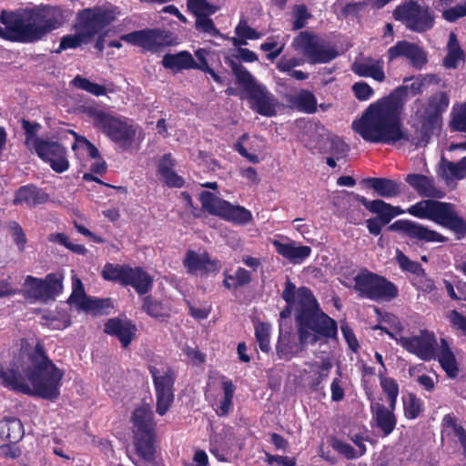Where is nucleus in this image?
Masks as SVG:
<instances>
[{
	"label": "nucleus",
	"instance_id": "1",
	"mask_svg": "<svg viewBox=\"0 0 466 466\" xmlns=\"http://www.w3.org/2000/svg\"><path fill=\"white\" fill-rule=\"evenodd\" d=\"M65 372L47 356L42 341L0 367V384L14 392L54 401L60 396Z\"/></svg>",
	"mask_w": 466,
	"mask_h": 466
},
{
	"label": "nucleus",
	"instance_id": "2",
	"mask_svg": "<svg viewBox=\"0 0 466 466\" xmlns=\"http://www.w3.org/2000/svg\"><path fill=\"white\" fill-rule=\"evenodd\" d=\"M300 308L297 312L298 341L289 331L279 330L276 354L279 360L289 361L305 350L308 344H316L320 338L332 339L338 332L335 319L324 313L311 289H299Z\"/></svg>",
	"mask_w": 466,
	"mask_h": 466
},
{
	"label": "nucleus",
	"instance_id": "3",
	"mask_svg": "<svg viewBox=\"0 0 466 466\" xmlns=\"http://www.w3.org/2000/svg\"><path fill=\"white\" fill-rule=\"evenodd\" d=\"M401 112L402 106L397 97H383L370 104L351 127L370 143L394 145L401 140L411 142L410 136L403 130Z\"/></svg>",
	"mask_w": 466,
	"mask_h": 466
},
{
	"label": "nucleus",
	"instance_id": "4",
	"mask_svg": "<svg viewBox=\"0 0 466 466\" xmlns=\"http://www.w3.org/2000/svg\"><path fill=\"white\" fill-rule=\"evenodd\" d=\"M56 7L49 5L26 8L22 14L3 10L0 14V38L11 42L31 44L46 37L59 28L62 22Z\"/></svg>",
	"mask_w": 466,
	"mask_h": 466
},
{
	"label": "nucleus",
	"instance_id": "5",
	"mask_svg": "<svg viewBox=\"0 0 466 466\" xmlns=\"http://www.w3.org/2000/svg\"><path fill=\"white\" fill-rule=\"evenodd\" d=\"M81 111L92 121L96 129L117 144L121 149L128 150L132 147L138 128L133 120L115 116L97 105L83 106Z\"/></svg>",
	"mask_w": 466,
	"mask_h": 466
},
{
	"label": "nucleus",
	"instance_id": "6",
	"mask_svg": "<svg viewBox=\"0 0 466 466\" xmlns=\"http://www.w3.org/2000/svg\"><path fill=\"white\" fill-rule=\"evenodd\" d=\"M432 199H423L411 206L407 212L418 218L431 220L437 225L450 229L461 239L466 236V220L460 217L455 205Z\"/></svg>",
	"mask_w": 466,
	"mask_h": 466
},
{
	"label": "nucleus",
	"instance_id": "7",
	"mask_svg": "<svg viewBox=\"0 0 466 466\" xmlns=\"http://www.w3.org/2000/svg\"><path fill=\"white\" fill-rule=\"evenodd\" d=\"M450 105V97L444 91H438L431 95L418 116L420 127L415 132L411 143L417 147H425L431 140L434 131L439 129L442 123V115Z\"/></svg>",
	"mask_w": 466,
	"mask_h": 466
},
{
	"label": "nucleus",
	"instance_id": "8",
	"mask_svg": "<svg viewBox=\"0 0 466 466\" xmlns=\"http://www.w3.org/2000/svg\"><path fill=\"white\" fill-rule=\"evenodd\" d=\"M133 444L137 454L146 461L155 459L156 423L149 404L136 408L132 413Z\"/></svg>",
	"mask_w": 466,
	"mask_h": 466
},
{
	"label": "nucleus",
	"instance_id": "9",
	"mask_svg": "<svg viewBox=\"0 0 466 466\" xmlns=\"http://www.w3.org/2000/svg\"><path fill=\"white\" fill-rule=\"evenodd\" d=\"M230 67L237 78V83L247 92L250 108L264 116H274L277 114L273 95L266 86L258 84L253 76L241 64L230 61Z\"/></svg>",
	"mask_w": 466,
	"mask_h": 466
},
{
	"label": "nucleus",
	"instance_id": "10",
	"mask_svg": "<svg viewBox=\"0 0 466 466\" xmlns=\"http://www.w3.org/2000/svg\"><path fill=\"white\" fill-rule=\"evenodd\" d=\"M101 276L105 280L119 283L123 287H132L138 296L148 294L154 284V279L141 267L129 264H113L107 262L102 268Z\"/></svg>",
	"mask_w": 466,
	"mask_h": 466
},
{
	"label": "nucleus",
	"instance_id": "11",
	"mask_svg": "<svg viewBox=\"0 0 466 466\" xmlns=\"http://www.w3.org/2000/svg\"><path fill=\"white\" fill-rule=\"evenodd\" d=\"M353 280V288L361 298L390 302L399 296V289L392 281L367 268H362Z\"/></svg>",
	"mask_w": 466,
	"mask_h": 466
},
{
	"label": "nucleus",
	"instance_id": "12",
	"mask_svg": "<svg viewBox=\"0 0 466 466\" xmlns=\"http://www.w3.org/2000/svg\"><path fill=\"white\" fill-rule=\"evenodd\" d=\"M292 46L311 65L326 64L339 56L335 46L326 45L317 34L308 30L294 37Z\"/></svg>",
	"mask_w": 466,
	"mask_h": 466
},
{
	"label": "nucleus",
	"instance_id": "13",
	"mask_svg": "<svg viewBox=\"0 0 466 466\" xmlns=\"http://www.w3.org/2000/svg\"><path fill=\"white\" fill-rule=\"evenodd\" d=\"M393 18L405 25V26L417 33H424L434 25L433 12L427 5L423 6L415 0H408L396 6Z\"/></svg>",
	"mask_w": 466,
	"mask_h": 466
},
{
	"label": "nucleus",
	"instance_id": "14",
	"mask_svg": "<svg viewBox=\"0 0 466 466\" xmlns=\"http://www.w3.org/2000/svg\"><path fill=\"white\" fill-rule=\"evenodd\" d=\"M156 392V411L159 416H164L174 402V386L177 373L171 366L157 368L149 367Z\"/></svg>",
	"mask_w": 466,
	"mask_h": 466
},
{
	"label": "nucleus",
	"instance_id": "15",
	"mask_svg": "<svg viewBox=\"0 0 466 466\" xmlns=\"http://www.w3.org/2000/svg\"><path fill=\"white\" fill-rule=\"evenodd\" d=\"M202 208L209 214L218 216L225 220L244 225L252 219V214L241 206H234L227 200L216 197L209 191L200 194Z\"/></svg>",
	"mask_w": 466,
	"mask_h": 466
},
{
	"label": "nucleus",
	"instance_id": "16",
	"mask_svg": "<svg viewBox=\"0 0 466 466\" xmlns=\"http://www.w3.org/2000/svg\"><path fill=\"white\" fill-rule=\"evenodd\" d=\"M114 19L115 15L111 10L101 6L85 8L78 12L74 28L90 43L93 37L109 25Z\"/></svg>",
	"mask_w": 466,
	"mask_h": 466
},
{
	"label": "nucleus",
	"instance_id": "17",
	"mask_svg": "<svg viewBox=\"0 0 466 466\" xmlns=\"http://www.w3.org/2000/svg\"><path fill=\"white\" fill-rule=\"evenodd\" d=\"M120 40L135 46L142 47L152 53L159 52L166 46H172V35L169 31L160 28H145L122 35Z\"/></svg>",
	"mask_w": 466,
	"mask_h": 466
},
{
	"label": "nucleus",
	"instance_id": "18",
	"mask_svg": "<svg viewBox=\"0 0 466 466\" xmlns=\"http://www.w3.org/2000/svg\"><path fill=\"white\" fill-rule=\"evenodd\" d=\"M34 149L38 157L56 173H64L70 167L67 150L57 141L35 137L33 140Z\"/></svg>",
	"mask_w": 466,
	"mask_h": 466
},
{
	"label": "nucleus",
	"instance_id": "19",
	"mask_svg": "<svg viewBox=\"0 0 466 466\" xmlns=\"http://www.w3.org/2000/svg\"><path fill=\"white\" fill-rule=\"evenodd\" d=\"M63 277L57 273H49L44 279L27 276L24 286L29 298L47 301L55 299L63 290Z\"/></svg>",
	"mask_w": 466,
	"mask_h": 466
},
{
	"label": "nucleus",
	"instance_id": "20",
	"mask_svg": "<svg viewBox=\"0 0 466 466\" xmlns=\"http://www.w3.org/2000/svg\"><path fill=\"white\" fill-rule=\"evenodd\" d=\"M388 230L400 232L410 240H414L416 244L431 242L444 243L448 239L441 233L410 219L396 220L388 227Z\"/></svg>",
	"mask_w": 466,
	"mask_h": 466
},
{
	"label": "nucleus",
	"instance_id": "21",
	"mask_svg": "<svg viewBox=\"0 0 466 466\" xmlns=\"http://www.w3.org/2000/svg\"><path fill=\"white\" fill-rule=\"evenodd\" d=\"M399 343L421 360L430 361L436 359L437 339L434 333L428 329H421L416 336L400 337Z\"/></svg>",
	"mask_w": 466,
	"mask_h": 466
},
{
	"label": "nucleus",
	"instance_id": "22",
	"mask_svg": "<svg viewBox=\"0 0 466 466\" xmlns=\"http://www.w3.org/2000/svg\"><path fill=\"white\" fill-rule=\"evenodd\" d=\"M187 6L190 13L196 16L195 27L198 32L208 34L213 37L221 35L213 20L209 17L218 7L207 0H187Z\"/></svg>",
	"mask_w": 466,
	"mask_h": 466
},
{
	"label": "nucleus",
	"instance_id": "23",
	"mask_svg": "<svg viewBox=\"0 0 466 466\" xmlns=\"http://www.w3.org/2000/svg\"><path fill=\"white\" fill-rule=\"evenodd\" d=\"M387 56L389 62L397 58L404 57L415 69L420 70L428 62L427 53L417 44L406 40L398 41L388 49Z\"/></svg>",
	"mask_w": 466,
	"mask_h": 466
},
{
	"label": "nucleus",
	"instance_id": "24",
	"mask_svg": "<svg viewBox=\"0 0 466 466\" xmlns=\"http://www.w3.org/2000/svg\"><path fill=\"white\" fill-rule=\"evenodd\" d=\"M440 82V76L435 74H424L418 75L417 76L405 77L403 83L406 85L395 88L390 96H407L409 93L412 96H416L421 95L428 86L431 84L439 85Z\"/></svg>",
	"mask_w": 466,
	"mask_h": 466
},
{
	"label": "nucleus",
	"instance_id": "25",
	"mask_svg": "<svg viewBox=\"0 0 466 466\" xmlns=\"http://www.w3.org/2000/svg\"><path fill=\"white\" fill-rule=\"evenodd\" d=\"M396 406L388 405L386 407L379 401L371 400L370 412L375 421L376 427L387 437L391 434L397 426V417L395 415Z\"/></svg>",
	"mask_w": 466,
	"mask_h": 466
},
{
	"label": "nucleus",
	"instance_id": "26",
	"mask_svg": "<svg viewBox=\"0 0 466 466\" xmlns=\"http://www.w3.org/2000/svg\"><path fill=\"white\" fill-rule=\"evenodd\" d=\"M350 195L372 214L380 215L384 224H389L395 217L405 211L400 207L392 206L382 199L369 200L363 196L351 192Z\"/></svg>",
	"mask_w": 466,
	"mask_h": 466
},
{
	"label": "nucleus",
	"instance_id": "27",
	"mask_svg": "<svg viewBox=\"0 0 466 466\" xmlns=\"http://www.w3.org/2000/svg\"><path fill=\"white\" fill-rule=\"evenodd\" d=\"M49 198V195L43 188L30 183L15 190L12 202L15 206L25 205L27 208H35L46 204Z\"/></svg>",
	"mask_w": 466,
	"mask_h": 466
},
{
	"label": "nucleus",
	"instance_id": "28",
	"mask_svg": "<svg viewBox=\"0 0 466 466\" xmlns=\"http://www.w3.org/2000/svg\"><path fill=\"white\" fill-rule=\"evenodd\" d=\"M104 331L117 338L122 347L127 348L136 336L137 327L130 319L112 318L105 323Z\"/></svg>",
	"mask_w": 466,
	"mask_h": 466
},
{
	"label": "nucleus",
	"instance_id": "29",
	"mask_svg": "<svg viewBox=\"0 0 466 466\" xmlns=\"http://www.w3.org/2000/svg\"><path fill=\"white\" fill-rule=\"evenodd\" d=\"M405 181L422 198H442L446 195L442 189L435 187L434 178L431 177L423 174H409Z\"/></svg>",
	"mask_w": 466,
	"mask_h": 466
},
{
	"label": "nucleus",
	"instance_id": "30",
	"mask_svg": "<svg viewBox=\"0 0 466 466\" xmlns=\"http://www.w3.org/2000/svg\"><path fill=\"white\" fill-rule=\"evenodd\" d=\"M272 244L276 252L292 264L302 263L311 254L310 247L304 245L298 246L294 240H289L285 243L279 240H273Z\"/></svg>",
	"mask_w": 466,
	"mask_h": 466
},
{
	"label": "nucleus",
	"instance_id": "31",
	"mask_svg": "<svg viewBox=\"0 0 466 466\" xmlns=\"http://www.w3.org/2000/svg\"><path fill=\"white\" fill-rule=\"evenodd\" d=\"M383 66L382 60L369 56L360 61H355L351 70L360 77H370L380 83L386 79Z\"/></svg>",
	"mask_w": 466,
	"mask_h": 466
},
{
	"label": "nucleus",
	"instance_id": "32",
	"mask_svg": "<svg viewBox=\"0 0 466 466\" xmlns=\"http://www.w3.org/2000/svg\"><path fill=\"white\" fill-rule=\"evenodd\" d=\"M385 198H392L401 194V183L387 177H366L360 182Z\"/></svg>",
	"mask_w": 466,
	"mask_h": 466
},
{
	"label": "nucleus",
	"instance_id": "33",
	"mask_svg": "<svg viewBox=\"0 0 466 466\" xmlns=\"http://www.w3.org/2000/svg\"><path fill=\"white\" fill-rule=\"evenodd\" d=\"M435 360L439 361L440 366L445 371L448 378H457L460 369L456 357L450 348L448 341L443 338L441 339L440 350H436Z\"/></svg>",
	"mask_w": 466,
	"mask_h": 466
},
{
	"label": "nucleus",
	"instance_id": "34",
	"mask_svg": "<svg viewBox=\"0 0 466 466\" xmlns=\"http://www.w3.org/2000/svg\"><path fill=\"white\" fill-rule=\"evenodd\" d=\"M310 289L308 287L302 286L299 288H296L295 284L287 277L285 282V288L282 291L281 297L286 302V307L280 311V318L287 319L289 318L292 313V309L295 307V320L297 321V312L300 308L299 304V289Z\"/></svg>",
	"mask_w": 466,
	"mask_h": 466
},
{
	"label": "nucleus",
	"instance_id": "35",
	"mask_svg": "<svg viewBox=\"0 0 466 466\" xmlns=\"http://www.w3.org/2000/svg\"><path fill=\"white\" fill-rule=\"evenodd\" d=\"M25 434L21 420L15 417H5L0 420V438L10 443H17Z\"/></svg>",
	"mask_w": 466,
	"mask_h": 466
},
{
	"label": "nucleus",
	"instance_id": "36",
	"mask_svg": "<svg viewBox=\"0 0 466 466\" xmlns=\"http://www.w3.org/2000/svg\"><path fill=\"white\" fill-rule=\"evenodd\" d=\"M466 55L458 41L455 33L451 32L447 43V54L443 58V66L448 69H456L460 63H464Z\"/></svg>",
	"mask_w": 466,
	"mask_h": 466
},
{
	"label": "nucleus",
	"instance_id": "37",
	"mask_svg": "<svg viewBox=\"0 0 466 466\" xmlns=\"http://www.w3.org/2000/svg\"><path fill=\"white\" fill-rule=\"evenodd\" d=\"M290 106L299 112L313 114L317 111L318 102L314 94L307 89H301L288 99Z\"/></svg>",
	"mask_w": 466,
	"mask_h": 466
},
{
	"label": "nucleus",
	"instance_id": "38",
	"mask_svg": "<svg viewBox=\"0 0 466 466\" xmlns=\"http://www.w3.org/2000/svg\"><path fill=\"white\" fill-rule=\"evenodd\" d=\"M139 297L142 302L141 309L149 317L161 320L169 318V309L165 306L162 300L147 294Z\"/></svg>",
	"mask_w": 466,
	"mask_h": 466
},
{
	"label": "nucleus",
	"instance_id": "39",
	"mask_svg": "<svg viewBox=\"0 0 466 466\" xmlns=\"http://www.w3.org/2000/svg\"><path fill=\"white\" fill-rule=\"evenodd\" d=\"M306 365H308L313 372L309 382V389L312 391H319L323 380L329 377V371L332 368V363L329 360L326 359L320 362H307Z\"/></svg>",
	"mask_w": 466,
	"mask_h": 466
},
{
	"label": "nucleus",
	"instance_id": "40",
	"mask_svg": "<svg viewBox=\"0 0 466 466\" xmlns=\"http://www.w3.org/2000/svg\"><path fill=\"white\" fill-rule=\"evenodd\" d=\"M193 56L188 51H181L177 54H166L162 59V65L167 69L181 71L192 69Z\"/></svg>",
	"mask_w": 466,
	"mask_h": 466
},
{
	"label": "nucleus",
	"instance_id": "41",
	"mask_svg": "<svg viewBox=\"0 0 466 466\" xmlns=\"http://www.w3.org/2000/svg\"><path fill=\"white\" fill-rule=\"evenodd\" d=\"M223 275V286L228 290L238 289L252 281L250 271L241 267H238L233 275L230 274L228 269L224 271Z\"/></svg>",
	"mask_w": 466,
	"mask_h": 466
},
{
	"label": "nucleus",
	"instance_id": "42",
	"mask_svg": "<svg viewBox=\"0 0 466 466\" xmlns=\"http://www.w3.org/2000/svg\"><path fill=\"white\" fill-rule=\"evenodd\" d=\"M224 396L215 410L218 417H227L233 410V398L236 387L230 380L222 381Z\"/></svg>",
	"mask_w": 466,
	"mask_h": 466
},
{
	"label": "nucleus",
	"instance_id": "43",
	"mask_svg": "<svg viewBox=\"0 0 466 466\" xmlns=\"http://www.w3.org/2000/svg\"><path fill=\"white\" fill-rule=\"evenodd\" d=\"M67 133L71 134L75 137V141L72 145V150L76 154L77 150L86 152L87 156L93 159L100 158V153L96 147L87 140L85 137L78 135L74 130H67Z\"/></svg>",
	"mask_w": 466,
	"mask_h": 466
},
{
	"label": "nucleus",
	"instance_id": "44",
	"mask_svg": "<svg viewBox=\"0 0 466 466\" xmlns=\"http://www.w3.org/2000/svg\"><path fill=\"white\" fill-rule=\"evenodd\" d=\"M47 240L50 243L58 244L60 246L65 247L71 252L77 255H86L87 249L84 245L81 244H74L70 241L69 237L65 233L56 232L51 233L47 236Z\"/></svg>",
	"mask_w": 466,
	"mask_h": 466
},
{
	"label": "nucleus",
	"instance_id": "45",
	"mask_svg": "<svg viewBox=\"0 0 466 466\" xmlns=\"http://www.w3.org/2000/svg\"><path fill=\"white\" fill-rule=\"evenodd\" d=\"M404 416L408 420L417 419L424 410L422 400L415 393L410 392L408 399L403 400Z\"/></svg>",
	"mask_w": 466,
	"mask_h": 466
},
{
	"label": "nucleus",
	"instance_id": "46",
	"mask_svg": "<svg viewBox=\"0 0 466 466\" xmlns=\"http://www.w3.org/2000/svg\"><path fill=\"white\" fill-rule=\"evenodd\" d=\"M395 259L403 272H409L413 275H425V269L422 268L421 264L418 261L411 260L408 256H406L400 249L396 250Z\"/></svg>",
	"mask_w": 466,
	"mask_h": 466
},
{
	"label": "nucleus",
	"instance_id": "47",
	"mask_svg": "<svg viewBox=\"0 0 466 466\" xmlns=\"http://www.w3.org/2000/svg\"><path fill=\"white\" fill-rule=\"evenodd\" d=\"M380 384L382 391L386 394L389 405L397 406V398L400 388L397 380L391 377L380 376Z\"/></svg>",
	"mask_w": 466,
	"mask_h": 466
},
{
	"label": "nucleus",
	"instance_id": "48",
	"mask_svg": "<svg viewBox=\"0 0 466 466\" xmlns=\"http://www.w3.org/2000/svg\"><path fill=\"white\" fill-rule=\"evenodd\" d=\"M85 306V312H91L94 315H107L109 314V309L113 308V303L110 298L96 299L89 297Z\"/></svg>",
	"mask_w": 466,
	"mask_h": 466
},
{
	"label": "nucleus",
	"instance_id": "49",
	"mask_svg": "<svg viewBox=\"0 0 466 466\" xmlns=\"http://www.w3.org/2000/svg\"><path fill=\"white\" fill-rule=\"evenodd\" d=\"M255 338L262 352L268 353L270 347V326L265 322L255 325Z\"/></svg>",
	"mask_w": 466,
	"mask_h": 466
},
{
	"label": "nucleus",
	"instance_id": "50",
	"mask_svg": "<svg viewBox=\"0 0 466 466\" xmlns=\"http://www.w3.org/2000/svg\"><path fill=\"white\" fill-rule=\"evenodd\" d=\"M72 84L76 87L86 91L96 96H105L106 94V89L104 86L91 82L89 79L79 75L75 76L72 80Z\"/></svg>",
	"mask_w": 466,
	"mask_h": 466
},
{
	"label": "nucleus",
	"instance_id": "51",
	"mask_svg": "<svg viewBox=\"0 0 466 466\" xmlns=\"http://www.w3.org/2000/svg\"><path fill=\"white\" fill-rule=\"evenodd\" d=\"M88 43L89 41L78 30H76V34L66 35L61 37L59 46L56 52L60 53L66 49H76Z\"/></svg>",
	"mask_w": 466,
	"mask_h": 466
},
{
	"label": "nucleus",
	"instance_id": "52",
	"mask_svg": "<svg viewBox=\"0 0 466 466\" xmlns=\"http://www.w3.org/2000/svg\"><path fill=\"white\" fill-rule=\"evenodd\" d=\"M207 261L206 253L203 256H199L195 251L188 250L184 259V266L188 272L195 273L197 271H204V268H207Z\"/></svg>",
	"mask_w": 466,
	"mask_h": 466
},
{
	"label": "nucleus",
	"instance_id": "53",
	"mask_svg": "<svg viewBox=\"0 0 466 466\" xmlns=\"http://www.w3.org/2000/svg\"><path fill=\"white\" fill-rule=\"evenodd\" d=\"M327 144L329 145L327 152L338 160L345 157L350 150L349 145L337 136L328 138Z\"/></svg>",
	"mask_w": 466,
	"mask_h": 466
},
{
	"label": "nucleus",
	"instance_id": "54",
	"mask_svg": "<svg viewBox=\"0 0 466 466\" xmlns=\"http://www.w3.org/2000/svg\"><path fill=\"white\" fill-rule=\"evenodd\" d=\"M7 228L13 238L15 244L17 246L19 251H24L26 245V236L20 224L16 221H9Z\"/></svg>",
	"mask_w": 466,
	"mask_h": 466
},
{
	"label": "nucleus",
	"instance_id": "55",
	"mask_svg": "<svg viewBox=\"0 0 466 466\" xmlns=\"http://www.w3.org/2000/svg\"><path fill=\"white\" fill-rule=\"evenodd\" d=\"M235 34L244 40H256L261 37V34L250 27L245 19H241L235 27Z\"/></svg>",
	"mask_w": 466,
	"mask_h": 466
},
{
	"label": "nucleus",
	"instance_id": "56",
	"mask_svg": "<svg viewBox=\"0 0 466 466\" xmlns=\"http://www.w3.org/2000/svg\"><path fill=\"white\" fill-rule=\"evenodd\" d=\"M295 20L292 23V30L297 31L306 26L308 19L311 17V14L308 11L305 5H296L294 8Z\"/></svg>",
	"mask_w": 466,
	"mask_h": 466
},
{
	"label": "nucleus",
	"instance_id": "57",
	"mask_svg": "<svg viewBox=\"0 0 466 466\" xmlns=\"http://www.w3.org/2000/svg\"><path fill=\"white\" fill-rule=\"evenodd\" d=\"M445 167L451 177L456 179L466 177V156L458 162L447 161Z\"/></svg>",
	"mask_w": 466,
	"mask_h": 466
},
{
	"label": "nucleus",
	"instance_id": "58",
	"mask_svg": "<svg viewBox=\"0 0 466 466\" xmlns=\"http://www.w3.org/2000/svg\"><path fill=\"white\" fill-rule=\"evenodd\" d=\"M352 91L360 101H367L374 95L373 88L364 81L356 82L352 86Z\"/></svg>",
	"mask_w": 466,
	"mask_h": 466
},
{
	"label": "nucleus",
	"instance_id": "59",
	"mask_svg": "<svg viewBox=\"0 0 466 466\" xmlns=\"http://www.w3.org/2000/svg\"><path fill=\"white\" fill-rule=\"evenodd\" d=\"M450 127L452 131L466 133V104L453 115L450 123Z\"/></svg>",
	"mask_w": 466,
	"mask_h": 466
},
{
	"label": "nucleus",
	"instance_id": "60",
	"mask_svg": "<svg viewBox=\"0 0 466 466\" xmlns=\"http://www.w3.org/2000/svg\"><path fill=\"white\" fill-rule=\"evenodd\" d=\"M464 16H466V3L464 5H457L442 12V17L450 23H453Z\"/></svg>",
	"mask_w": 466,
	"mask_h": 466
},
{
	"label": "nucleus",
	"instance_id": "61",
	"mask_svg": "<svg viewBox=\"0 0 466 466\" xmlns=\"http://www.w3.org/2000/svg\"><path fill=\"white\" fill-rule=\"evenodd\" d=\"M209 55V51L205 48H198L195 51V56L198 61L193 59L192 69H198L202 72L208 69L209 65L207 56Z\"/></svg>",
	"mask_w": 466,
	"mask_h": 466
},
{
	"label": "nucleus",
	"instance_id": "62",
	"mask_svg": "<svg viewBox=\"0 0 466 466\" xmlns=\"http://www.w3.org/2000/svg\"><path fill=\"white\" fill-rule=\"evenodd\" d=\"M333 448L338 452L344 455L347 460H354L359 457L358 451L351 445L344 441H336L333 443Z\"/></svg>",
	"mask_w": 466,
	"mask_h": 466
},
{
	"label": "nucleus",
	"instance_id": "63",
	"mask_svg": "<svg viewBox=\"0 0 466 466\" xmlns=\"http://www.w3.org/2000/svg\"><path fill=\"white\" fill-rule=\"evenodd\" d=\"M278 43L274 40H268L260 45V49L265 52H269L267 55V58L270 61H274L283 51L284 46L278 47Z\"/></svg>",
	"mask_w": 466,
	"mask_h": 466
},
{
	"label": "nucleus",
	"instance_id": "64",
	"mask_svg": "<svg viewBox=\"0 0 466 466\" xmlns=\"http://www.w3.org/2000/svg\"><path fill=\"white\" fill-rule=\"evenodd\" d=\"M450 321L451 325L461 329L466 336V317L459 313L456 309L451 310L450 314Z\"/></svg>",
	"mask_w": 466,
	"mask_h": 466
}]
</instances>
